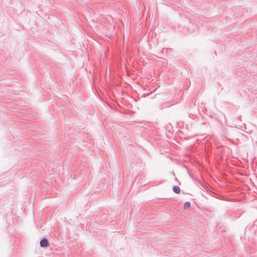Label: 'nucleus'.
Returning a JSON list of instances; mask_svg holds the SVG:
<instances>
[{"mask_svg":"<svg viewBox=\"0 0 257 257\" xmlns=\"http://www.w3.org/2000/svg\"><path fill=\"white\" fill-rule=\"evenodd\" d=\"M40 244L42 247H47L48 245V242L46 238H43L40 241Z\"/></svg>","mask_w":257,"mask_h":257,"instance_id":"nucleus-1","label":"nucleus"},{"mask_svg":"<svg viewBox=\"0 0 257 257\" xmlns=\"http://www.w3.org/2000/svg\"><path fill=\"white\" fill-rule=\"evenodd\" d=\"M173 191L177 194H179L180 192V188L178 186H175L173 188Z\"/></svg>","mask_w":257,"mask_h":257,"instance_id":"nucleus-2","label":"nucleus"},{"mask_svg":"<svg viewBox=\"0 0 257 257\" xmlns=\"http://www.w3.org/2000/svg\"><path fill=\"white\" fill-rule=\"evenodd\" d=\"M190 207V203L189 202H186L184 205V209L186 210Z\"/></svg>","mask_w":257,"mask_h":257,"instance_id":"nucleus-3","label":"nucleus"}]
</instances>
